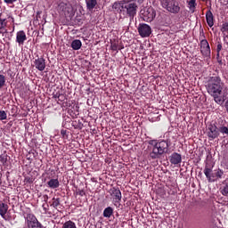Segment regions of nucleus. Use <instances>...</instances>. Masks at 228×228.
<instances>
[{"instance_id": "obj_30", "label": "nucleus", "mask_w": 228, "mask_h": 228, "mask_svg": "<svg viewBox=\"0 0 228 228\" xmlns=\"http://www.w3.org/2000/svg\"><path fill=\"white\" fill-rule=\"evenodd\" d=\"M221 31L223 33H227V31H228V21L223 23L222 28H221Z\"/></svg>"}, {"instance_id": "obj_8", "label": "nucleus", "mask_w": 228, "mask_h": 228, "mask_svg": "<svg viewBox=\"0 0 228 228\" xmlns=\"http://www.w3.org/2000/svg\"><path fill=\"white\" fill-rule=\"evenodd\" d=\"M207 134L209 140H216V138H218V136H220L218 126H216V124L208 125Z\"/></svg>"}, {"instance_id": "obj_9", "label": "nucleus", "mask_w": 228, "mask_h": 228, "mask_svg": "<svg viewBox=\"0 0 228 228\" xmlns=\"http://www.w3.org/2000/svg\"><path fill=\"white\" fill-rule=\"evenodd\" d=\"M59 12H62V15H65V17H69L70 13H72V5L70 4H67L64 2H61L58 5Z\"/></svg>"}, {"instance_id": "obj_14", "label": "nucleus", "mask_w": 228, "mask_h": 228, "mask_svg": "<svg viewBox=\"0 0 228 228\" xmlns=\"http://www.w3.org/2000/svg\"><path fill=\"white\" fill-rule=\"evenodd\" d=\"M213 169L208 166L205 167L204 174L208 181V183H215V175L211 174Z\"/></svg>"}, {"instance_id": "obj_33", "label": "nucleus", "mask_w": 228, "mask_h": 228, "mask_svg": "<svg viewBox=\"0 0 228 228\" xmlns=\"http://www.w3.org/2000/svg\"><path fill=\"white\" fill-rule=\"evenodd\" d=\"M33 178H31V177H29V176H27L26 178H25V183H28V184H31V183H33Z\"/></svg>"}, {"instance_id": "obj_4", "label": "nucleus", "mask_w": 228, "mask_h": 228, "mask_svg": "<svg viewBox=\"0 0 228 228\" xmlns=\"http://www.w3.org/2000/svg\"><path fill=\"white\" fill-rule=\"evenodd\" d=\"M141 19L144 22H152L156 18V11L152 7H144L140 11Z\"/></svg>"}, {"instance_id": "obj_42", "label": "nucleus", "mask_w": 228, "mask_h": 228, "mask_svg": "<svg viewBox=\"0 0 228 228\" xmlns=\"http://www.w3.org/2000/svg\"><path fill=\"white\" fill-rule=\"evenodd\" d=\"M226 45H228V42H226Z\"/></svg>"}, {"instance_id": "obj_41", "label": "nucleus", "mask_w": 228, "mask_h": 228, "mask_svg": "<svg viewBox=\"0 0 228 228\" xmlns=\"http://www.w3.org/2000/svg\"><path fill=\"white\" fill-rule=\"evenodd\" d=\"M225 38H228V36H225Z\"/></svg>"}, {"instance_id": "obj_5", "label": "nucleus", "mask_w": 228, "mask_h": 228, "mask_svg": "<svg viewBox=\"0 0 228 228\" xmlns=\"http://www.w3.org/2000/svg\"><path fill=\"white\" fill-rule=\"evenodd\" d=\"M109 193L113 199L114 206L118 208H120V202H122V191H120V189L118 187H112L110 189Z\"/></svg>"}, {"instance_id": "obj_1", "label": "nucleus", "mask_w": 228, "mask_h": 228, "mask_svg": "<svg viewBox=\"0 0 228 228\" xmlns=\"http://www.w3.org/2000/svg\"><path fill=\"white\" fill-rule=\"evenodd\" d=\"M112 8L118 13L129 17V19H134L138 12V4L136 0H121L115 2Z\"/></svg>"}, {"instance_id": "obj_40", "label": "nucleus", "mask_w": 228, "mask_h": 228, "mask_svg": "<svg viewBox=\"0 0 228 228\" xmlns=\"http://www.w3.org/2000/svg\"><path fill=\"white\" fill-rule=\"evenodd\" d=\"M201 1H203V3H206V1H208V0H201Z\"/></svg>"}, {"instance_id": "obj_13", "label": "nucleus", "mask_w": 228, "mask_h": 228, "mask_svg": "<svg viewBox=\"0 0 228 228\" xmlns=\"http://www.w3.org/2000/svg\"><path fill=\"white\" fill-rule=\"evenodd\" d=\"M9 206L6 203H0V216L5 221H8V216L6 214L8 213Z\"/></svg>"}, {"instance_id": "obj_7", "label": "nucleus", "mask_w": 228, "mask_h": 228, "mask_svg": "<svg viewBox=\"0 0 228 228\" xmlns=\"http://www.w3.org/2000/svg\"><path fill=\"white\" fill-rule=\"evenodd\" d=\"M200 53L204 58H211V47L206 39L200 41Z\"/></svg>"}, {"instance_id": "obj_16", "label": "nucleus", "mask_w": 228, "mask_h": 228, "mask_svg": "<svg viewBox=\"0 0 228 228\" xmlns=\"http://www.w3.org/2000/svg\"><path fill=\"white\" fill-rule=\"evenodd\" d=\"M47 186L52 190H56V188H60V181L58 178H52L47 182Z\"/></svg>"}, {"instance_id": "obj_21", "label": "nucleus", "mask_w": 228, "mask_h": 228, "mask_svg": "<svg viewBox=\"0 0 228 228\" xmlns=\"http://www.w3.org/2000/svg\"><path fill=\"white\" fill-rule=\"evenodd\" d=\"M86 8L89 12H92L95 6H97V0H86Z\"/></svg>"}, {"instance_id": "obj_39", "label": "nucleus", "mask_w": 228, "mask_h": 228, "mask_svg": "<svg viewBox=\"0 0 228 228\" xmlns=\"http://www.w3.org/2000/svg\"><path fill=\"white\" fill-rule=\"evenodd\" d=\"M12 31H15V27L14 26L12 27Z\"/></svg>"}, {"instance_id": "obj_38", "label": "nucleus", "mask_w": 228, "mask_h": 228, "mask_svg": "<svg viewBox=\"0 0 228 228\" xmlns=\"http://www.w3.org/2000/svg\"><path fill=\"white\" fill-rule=\"evenodd\" d=\"M12 19V22H15V19H13V17H11Z\"/></svg>"}, {"instance_id": "obj_19", "label": "nucleus", "mask_w": 228, "mask_h": 228, "mask_svg": "<svg viewBox=\"0 0 228 228\" xmlns=\"http://www.w3.org/2000/svg\"><path fill=\"white\" fill-rule=\"evenodd\" d=\"M8 21H6V19L0 18V33H8V29H6Z\"/></svg>"}, {"instance_id": "obj_12", "label": "nucleus", "mask_w": 228, "mask_h": 228, "mask_svg": "<svg viewBox=\"0 0 228 228\" xmlns=\"http://www.w3.org/2000/svg\"><path fill=\"white\" fill-rule=\"evenodd\" d=\"M26 40H28V37H26L24 30H20L16 33V42L19 45H24Z\"/></svg>"}, {"instance_id": "obj_24", "label": "nucleus", "mask_w": 228, "mask_h": 228, "mask_svg": "<svg viewBox=\"0 0 228 228\" xmlns=\"http://www.w3.org/2000/svg\"><path fill=\"white\" fill-rule=\"evenodd\" d=\"M62 228H77V226H76V223L69 220L63 224Z\"/></svg>"}, {"instance_id": "obj_18", "label": "nucleus", "mask_w": 228, "mask_h": 228, "mask_svg": "<svg viewBox=\"0 0 228 228\" xmlns=\"http://www.w3.org/2000/svg\"><path fill=\"white\" fill-rule=\"evenodd\" d=\"M51 208H53L54 209H58V208H61V200L60 198H53L52 203L50 204Z\"/></svg>"}, {"instance_id": "obj_23", "label": "nucleus", "mask_w": 228, "mask_h": 228, "mask_svg": "<svg viewBox=\"0 0 228 228\" xmlns=\"http://www.w3.org/2000/svg\"><path fill=\"white\" fill-rule=\"evenodd\" d=\"M110 49L112 51H120L122 49L118 46V39L110 40Z\"/></svg>"}, {"instance_id": "obj_31", "label": "nucleus", "mask_w": 228, "mask_h": 228, "mask_svg": "<svg viewBox=\"0 0 228 228\" xmlns=\"http://www.w3.org/2000/svg\"><path fill=\"white\" fill-rule=\"evenodd\" d=\"M42 208H43V210H44L45 213H47V211H49V204L44 203L42 205Z\"/></svg>"}, {"instance_id": "obj_20", "label": "nucleus", "mask_w": 228, "mask_h": 228, "mask_svg": "<svg viewBox=\"0 0 228 228\" xmlns=\"http://www.w3.org/2000/svg\"><path fill=\"white\" fill-rule=\"evenodd\" d=\"M82 45H83V43H81V40H79V39H75L71 43V48L74 51H79V49H81Z\"/></svg>"}, {"instance_id": "obj_2", "label": "nucleus", "mask_w": 228, "mask_h": 228, "mask_svg": "<svg viewBox=\"0 0 228 228\" xmlns=\"http://www.w3.org/2000/svg\"><path fill=\"white\" fill-rule=\"evenodd\" d=\"M147 143L151 146H148V149L151 151L149 154L151 159H159L163 154H168V147H170L168 141L152 139L147 141Z\"/></svg>"}, {"instance_id": "obj_36", "label": "nucleus", "mask_w": 228, "mask_h": 228, "mask_svg": "<svg viewBox=\"0 0 228 228\" xmlns=\"http://www.w3.org/2000/svg\"><path fill=\"white\" fill-rule=\"evenodd\" d=\"M43 200L45 203H47V201L49 200V196L47 194L43 195Z\"/></svg>"}, {"instance_id": "obj_25", "label": "nucleus", "mask_w": 228, "mask_h": 228, "mask_svg": "<svg viewBox=\"0 0 228 228\" xmlns=\"http://www.w3.org/2000/svg\"><path fill=\"white\" fill-rule=\"evenodd\" d=\"M224 170L218 168L217 170H216V174L214 175V179L215 177L216 179H224Z\"/></svg>"}, {"instance_id": "obj_35", "label": "nucleus", "mask_w": 228, "mask_h": 228, "mask_svg": "<svg viewBox=\"0 0 228 228\" xmlns=\"http://www.w3.org/2000/svg\"><path fill=\"white\" fill-rule=\"evenodd\" d=\"M220 51H222V44L221 43H219L217 45V54H216V56H220Z\"/></svg>"}, {"instance_id": "obj_6", "label": "nucleus", "mask_w": 228, "mask_h": 228, "mask_svg": "<svg viewBox=\"0 0 228 228\" xmlns=\"http://www.w3.org/2000/svg\"><path fill=\"white\" fill-rule=\"evenodd\" d=\"M138 33L142 38H147V37H151L152 28L148 24L140 23L138 27Z\"/></svg>"}, {"instance_id": "obj_28", "label": "nucleus", "mask_w": 228, "mask_h": 228, "mask_svg": "<svg viewBox=\"0 0 228 228\" xmlns=\"http://www.w3.org/2000/svg\"><path fill=\"white\" fill-rule=\"evenodd\" d=\"M6 84V77L4 75H0V88H3Z\"/></svg>"}, {"instance_id": "obj_37", "label": "nucleus", "mask_w": 228, "mask_h": 228, "mask_svg": "<svg viewBox=\"0 0 228 228\" xmlns=\"http://www.w3.org/2000/svg\"><path fill=\"white\" fill-rule=\"evenodd\" d=\"M61 134L63 136V138H65V136H67V130H61Z\"/></svg>"}, {"instance_id": "obj_17", "label": "nucleus", "mask_w": 228, "mask_h": 228, "mask_svg": "<svg viewBox=\"0 0 228 228\" xmlns=\"http://www.w3.org/2000/svg\"><path fill=\"white\" fill-rule=\"evenodd\" d=\"M220 193H222L224 197H228V178L223 182L220 187Z\"/></svg>"}, {"instance_id": "obj_26", "label": "nucleus", "mask_w": 228, "mask_h": 228, "mask_svg": "<svg viewBox=\"0 0 228 228\" xmlns=\"http://www.w3.org/2000/svg\"><path fill=\"white\" fill-rule=\"evenodd\" d=\"M188 6H189L190 10H193V8H196V6H197V0H190L188 2Z\"/></svg>"}, {"instance_id": "obj_34", "label": "nucleus", "mask_w": 228, "mask_h": 228, "mask_svg": "<svg viewBox=\"0 0 228 228\" xmlns=\"http://www.w3.org/2000/svg\"><path fill=\"white\" fill-rule=\"evenodd\" d=\"M4 3L6 4H13V3H17V0H4Z\"/></svg>"}, {"instance_id": "obj_32", "label": "nucleus", "mask_w": 228, "mask_h": 228, "mask_svg": "<svg viewBox=\"0 0 228 228\" xmlns=\"http://www.w3.org/2000/svg\"><path fill=\"white\" fill-rule=\"evenodd\" d=\"M77 193L80 196V197H85V195H86V192L85 191V190H79L77 191Z\"/></svg>"}, {"instance_id": "obj_3", "label": "nucleus", "mask_w": 228, "mask_h": 228, "mask_svg": "<svg viewBox=\"0 0 228 228\" xmlns=\"http://www.w3.org/2000/svg\"><path fill=\"white\" fill-rule=\"evenodd\" d=\"M159 3L160 6L169 12V13L175 15L181 12V6H179L177 0H159Z\"/></svg>"}, {"instance_id": "obj_15", "label": "nucleus", "mask_w": 228, "mask_h": 228, "mask_svg": "<svg viewBox=\"0 0 228 228\" xmlns=\"http://www.w3.org/2000/svg\"><path fill=\"white\" fill-rule=\"evenodd\" d=\"M206 20L209 28H213V26H215V18L213 17V12L211 11H208L206 12Z\"/></svg>"}, {"instance_id": "obj_29", "label": "nucleus", "mask_w": 228, "mask_h": 228, "mask_svg": "<svg viewBox=\"0 0 228 228\" xmlns=\"http://www.w3.org/2000/svg\"><path fill=\"white\" fill-rule=\"evenodd\" d=\"M8 118V115L6 114V111L0 110V120H6Z\"/></svg>"}, {"instance_id": "obj_22", "label": "nucleus", "mask_w": 228, "mask_h": 228, "mask_svg": "<svg viewBox=\"0 0 228 228\" xmlns=\"http://www.w3.org/2000/svg\"><path fill=\"white\" fill-rule=\"evenodd\" d=\"M103 217L104 218H111L112 215H113V208L111 207H107L104 210H103Z\"/></svg>"}, {"instance_id": "obj_27", "label": "nucleus", "mask_w": 228, "mask_h": 228, "mask_svg": "<svg viewBox=\"0 0 228 228\" xmlns=\"http://www.w3.org/2000/svg\"><path fill=\"white\" fill-rule=\"evenodd\" d=\"M219 133H221L222 134H225L226 136H228V127L227 126H220L218 128Z\"/></svg>"}, {"instance_id": "obj_11", "label": "nucleus", "mask_w": 228, "mask_h": 228, "mask_svg": "<svg viewBox=\"0 0 228 228\" xmlns=\"http://www.w3.org/2000/svg\"><path fill=\"white\" fill-rule=\"evenodd\" d=\"M169 161L171 165L177 166V165H180V163L183 161V157L181 156V154L177 152H173L169 156Z\"/></svg>"}, {"instance_id": "obj_10", "label": "nucleus", "mask_w": 228, "mask_h": 228, "mask_svg": "<svg viewBox=\"0 0 228 228\" xmlns=\"http://www.w3.org/2000/svg\"><path fill=\"white\" fill-rule=\"evenodd\" d=\"M34 65L37 70L44 72L45 70V59L44 57H39L34 61Z\"/></svg>"}]
</instances>
